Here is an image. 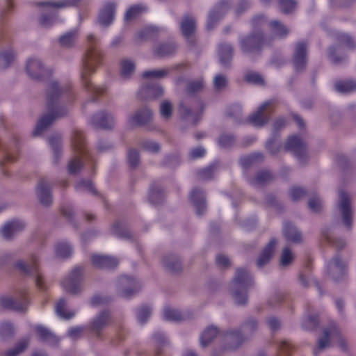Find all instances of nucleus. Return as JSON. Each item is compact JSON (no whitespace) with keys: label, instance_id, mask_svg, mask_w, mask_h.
Returning <instances> with one entry per match:
<instances>
[{"label":"nucleus","instance_id":"1","mask_svg":"<svg viewBox=\"0 0 356 356\" xmlns=\"http://www.w3.org/2000/svg\"><path fill=\"white\" fill-rule=\"evenodd\" d=\"M69 101L67 88L60 86L56 81H51L45 89V106L47 113L38 120L33 132L35 136L40 135L55 121L67 117L70 107L67 105Z\"/></svg>","mask_w":356,"mask_h":356},{"label":"nucleus","instance_id":"2","mask_svg":"<svg viewBox=\"0 0 356 356\" xmlns=\"http://www.w3.org/2000/svg\"><path fill=\"white\" fill-rule=\"evenodd\" d=\"M88 49L82 60L81 77L82 84L92 96L86 102H95L97 97L103 95L106 88L104 86H96L90 81V76L95 72V68L101 64L102 56L99 49L98 40L92 35L88 36Z\"/></svg>","mask_w":356,"mask_h":356},{"label":"nucleus","instance_id":"3","mask_svg":"<svg viewBox=\"0 0 356 356\" xmlns=\"http://www.w3.org/2000/svg\"><path fill=\"white\" fill-rule=\"evenodd\" d=\"M202 88L203 82L201 80L188 83L186 88L188 95L179 103L181 119L192 125H195L200 121L204 109L203 102L198 98L192 97V95L200 92Z\"/></svg>","mask_w":356,"mask_h":356},{"label":"nucleus","instance_id":"4","mask_svg":"<svg viewBox=\"0 0 356 356\" xmlns=\"http://www.w3.org/2000/svg\"><path fill=\"white\" fill-rule=\"evenodd\" d=\"M238 47L245 56L259 55L273 44V37L268 36L264 31H252L241 35L238 39Z\"/></svg>","mask_w":356,"mask_h":356},{"label":"nucleus","instance_id":"5","mask_svg":"<svg viewBox=\"0 0 356 356\" xmlns=\"http://www.w3.org/2000/svg\"><path fill=\"white\" fill-rule=\"evenodd\" d=\"M253 286L252 275L245 268L236 270L230 284L229 291L235 302L238 305H244L248 302V291Z\"/></svg>","mask_w":356,"mask_h":356},{"label":"nucleus","instance_id":"6","mask_svg":"<svg viewBox=\"0 0 356 356\" xmlns=\"http://www.w3.org/2000/svg\"><path fill=\"white\" fill-rule=\"evenodd\" d=\"M334 39L337 42V47L330 46L328 49L327 56L329 60L334 65H340L346 60V55L343 54L341 46H346L349 49H354L356 44L353 38L348 34L341 32H334L332 35Z\"/></svg>","mask_w":356,"mask_h":356},{"label":"nucleus","instance_id":"7","mask_svg":"<svg viewBox=\"0 0 356 356\" xmlns=\"http://www.w3.org/2000/svg\"><path fill=\"white\" fill-rule=\"evenodd\" d=\"M38 258L32 255L29 261L18 260L15 264V267L23 275L34 277L37 287L42 291L46 290L47 287L44 282L43 277L39 272L37 265Z\"/></svg>","mask_w":356,"mask_h":356},{"label":"nucleus","instance_id":"8","mask_svg":"<svg viewBox=\"0 0 356 356\" xmlns=\"http://www.w3.org/2000/svg\"><path fill=\"white\" fill-rule=\"evenodd\" d=\"M337 208L341 215L344 225L350 229L353 225V207L350 195L344 190L339 191Z\"/></svg>","mask_w":356,"mask_h":356},{"label":"nucleus","instance_id":"9","mask_svg":"<svg viewBox=\"0 0 356 356\" xmlns=\"http://www.w3.org/2000/svg\"><path fill=\"white\" fill-rule=\"evenodd\" d=\"M26 70L29 76L35 81H43L49 77L51 71L46 67L42 61L36 57L30 58L26 65Z\"/></svg>","mask_w":356,"mask_h":356},{"label":"nucleus","instance_id":"10","mask_svg":"<svg viewBox=\"0 0 356 356\" xmlns=\"http://www.w3.org/2000/svg\"><path fill=\"white\" fill-rule=\"evenodd\" d=\"M29 304L26 292L22 291L15 297L3 296L0 298V305L2 307L17 312H25Z\"/></svg>","mask_w":356,"mask_h":356},{"label":"nucleus","instance_id":"11","mask_svg":"<svg viewBox=\"0 0 356 356\" xmlns=\"http://www.w3.org/2000/svg\"><path fill=\"white\" fill-rule=\"evenodd\" d=\"M83 271V268L82 267L76 266L63 280L62 285L67 293L77 294L81 291Z\"/></svg>","mask_w":356,"mask_h":356},{"label":"nucleus","instance_id":"12","mask_svg":"<svg viewBox=\"0 0 356 356\" xmlns=\"http://www.w3.org/2000/svg\"><path fill=\"white\" fill-rule=\"evenodd\" d=\"M284 148L286 151L291 152L301 163L307 161V145L300 137L298 136L289 137Z\"/></svg>","mask_w":356,"mask_h":356},{"label":"nucleus","instance_id":"13","mask_svg":"<svg viewBox=\"0 0 356 356\" xmlns=\"http://www.w3.org/2000/svg\"><path fill=\"white\" fill-rule=\"evenodd\" d=\"M272 102L264 103L258 110L250 115L249 122L255 127H263L270 120L273 113Z\"/></svg>","mask_w":356,"mask_h":356},{"label":"nucleus","instance_id":"14","mask_svg":"<svg viewBox=\"0 0 356 356\" xmlns=\"http://www.w3.org/2000/svg\"><path fill=\"white\" fill-rule=\"evenodd\" d=\"M118 291L124 298H129L136 293L139 288V282L129 276H121L117 282Z\"/></svg>","mask_w":356,"mask_h":356},{"label":"nucleus","instance_id":"15","mask_svg":"<svg viewBox=\"0 0 356 356\" xmlns=\"http://www.w3.org/2000/svg\"><path fill=\"white\" fill-rule=\"evenodd\" d=\"M307 44L304 42H299L296 44L293 65L296 72H303L307 63Z\"/></svg>","mask_w":356,"mask_h":356},{"label":"nucleus","instance_id":"16","mask_svg":"<svg viewBox=\"0 0 356 356\" xmlns=\"http://www.w3.org/2000/svg\"><path fill=\"white\" fill-rule=\"evenodd\" d=\"M224 348L226 350H235L239 348L245 341V337L238 329H230L225 331L222 335Z\"/></svg>","mask_w":356,"mask_h":356},{"label":"nucleus","instance_id":"17","mask_svg":"<svg viewBox=\"0 0 356 356\" xmlns=\"http://www.w3.org/2000/svg\"><path fill=\"white\" fill-rule=\"evenodd\" d=\"M230 8L229 0H222L219 2L208 15L207 29L210 31L213 29L217 22L224 16Z\"/></svg>","mask_w":356,"mask_h":356},{"label":"nucleus","instance_id":"18","mask_svg":"<svg viewBox=\"0 0 356 356\" xmlns=\"http://www.w3.org/2000/svg\"><path fill=\"white\" fill-rule=\"evenodd\" d=\"M35 193L40 204L45 207L53 202L52 186L45 179H41L35 186Z\"/></svg>","mask_w":356,"mask_h":356},{"label":"nucleus","instance_id":"19","mask_svg":"<svg viewBox=\"0 0 356 356\" xmlns=\"http://www.w3.org/2000/svg\"><path fill=\"white\" fill-rule=\"evenodd\" d=\"M152 110L147 106L138 108L134 113L129 117V122L134 126H145L152 121Z\"/></svg>","mask_w":356,"mask_h":356},{"label":"nucleus","instance_id":"20","mask_svg":"<svg viewBox=\"0 0 356 356\" xmlns=\"http://www.w3.org/2000/svg\"><path fill=\"white\" fill-rule=\"evenodd\" d=\"M327 273L334 282L342 280L346 275V263L339 255L335 256L327 264Z\"/></svg>","mask_w":356,"mask_h":356},{"label":"nucleus","instance_id":"21","mask_svg":"<svg viewBox=\"0 0 356 356\" xmlns=\"http://www.w3.org/2000/svg\"><path fill=\"white\" fill-rule=\"evenodd\" d=\"M90 123L96 129H111L114 127L115 119L112 113L100 111L92 116Z\"/></svg>","mask_w":356,"mask_h":356},{"label":"nucleus","instance_id":"22","mask_svg":"<svg viewBox=\"0 0 356 356\" xmlns=\"http://www.w3.org/2000/svg\"><path fill=\"white\" fill-rule=\"evenodd\" d=\"M91 262L95 268L104 270L114 269L119 264V260L117 258L102 254H92Z\"/></svg>","mask_w":356,"mask_h":356},{"label":"nucleus","instance_id":"23","mask_svg":"<svg viewBox=\"0 0 356 356\" xmlns=\"http://www.w3.org/2000/svg\"><path fill=\"white\" fill-rule=\"evenodd\" d=\"M339 337V331L335 323L323 330V334L318 340L317 348L314 350V355H317L318 350H322L329 346L330 339Z\"/></svg>","mask_w":356,"mask_h":356},{"label":"nucleus","instance_id":"24","mask_svg":"<svg viewBox=\"0 0 356 356\" xmlns=\"http://www.w3.org/2000/svg\"><path fill=\"white\" fill-rule=\"evenodd\" d=\"M116 4L115 2L107 1L99 10L98 22L102 26H108L113 21L115 14Z\"/></svg>","mask_w":356,"mask_h":356},{"label":"nucleus","instance_id":"25","mask_svg":"<svg viewBox=\"0 0 356 356\" xmlns=\"http://www.w3.org/2000/svg\"><path fill=\"white\" fill-rule=\"evenodd\" d=\"M190 201L195 208L196 214L202 216L207 209L204 192L199 188H193L190 195Z\"/></svg>","mask_w":356,"mask_h":356},{"label":"nucleus","instance_id":"26","mask_svg":"<svg viewBox=\"0 0 356 356\" xmlns=\"http://www.w3.org/2000/svg\"><path fill=\"white\" fill-rule=\"evenodd\" d=\"M111 320L108 311L104 310L97 315L90 323V330L97 337H100L101 332L107 327Z\"/></svg>","mask_w":356,"mask_h":356},{"label":"nucleus","instance_id":"27","mask_svg":"<svg viewBox=\"0 0 356 356\" xmlns=\"http://www.w3.org/2000/svg\"><path fill=\"white\" fill-rule=\"evenodd\" d=\"M163 88L156 83L148 82L144 85L139 91V95L145 99H155L163 96Z\"/></svg>","mask_w":356,"mask_h":356},{"label":"nucleus","instance_id":"28","mask_svg":"<svg viewBox=\"0 0 356 356\" xmlns=\"http://www.w3.org/2000/svg\"><path fill=\"white\" fill-rule=\"evenodd\" d=\"M25 227V224L20 220H12L4 225L0 230L1 236L7 241L13 238L15 235L22 231Z\"/></svg>","mask_w":356,"mask_h":356},{"label":"nucleus","instance_id":"29","mask_svg":"<svg viewBox=\"0 0 356 356\" xmlns=\"http://www.w3.org/2000/svg\"><path fill=\"white\" fill-rule=\"evenodd\" d=\"M180 29L183 36L192 44L193 36L196 30V20L191 15H185L180 24Z\"/></svg>","mask_w":356,"mask_h":356},{"label":"nucleus","instance_id":"30","mask_svg":"<svg viewBox=\"0 0 356 356\" xmlns=\"http://www.w3.org/2000/svg\"><path fill=\"white\" fill-rule=\"evenodd\" d=\"M268 28L271 35H268V36L273 37V41L275 38H285L290 33L289 29L286 25L276 19L269 22Z\"/></svg>","mask_w":356,"mask_h":356},{"label":"nucleus","instance_id":"31","mask_svg":"<svg viewBox=\"0 0 356 356\" xmlns=\"http://www.w3.org/2000/svg\"><path fill=\"white\" fill-rule=\"evenodd\" d=\"M41 2L42 1L37 3V6H41L44 9L39 22L41 26L47 28L51 26L56 21L57 13L51 10L54 8V7L40 4Z\"/></svg>","mask_w":356,"mask_h":356},{"label":"nucleus","instance_id":"32","mask_svg":"<svg viewBox=\"0 0 356 356\" xmlns=\"http://www.w3.org/2000/svg\"><path fill=\"white\" fill-rule=\"evenodd\" d=\"M177 45L175 42H163L154 48V53L160 58H165L173 56L177 51Z\"/></svg>","mask_w":356,"mask_h":356},{"label":"nucleus","instance_id":"33","mask_svg":"<svg viewBox=\"0 0 356 356\" xmlns=\"http://www.w3.org/2000/svg\"><path fill=\"white\" fill-rule=\"evenodd\" d=\"M163 267L169 272L179 273L182 270V262L176 254H167L162 259Z\"/></svg>","mask_w":356,"mask_h":356},{"label":"nucleus","instance_id":"34","mask_svg":"<svg viewBox=\"0 0 356 356\" xmlns=\"http://www.w3.org/2000/svg\"><path fill=\"white\" fill-rule=\"evenodd\" d=\"M283 234L287 241L293 243H300L302 238L300 232L291 222H286L284 224Z\"/></svg>","mask_w":356,"mask_h":356},{"label":"nucleus","instance_id":"35","mask_svg":"<svg viewBox=\"0 0 356 356\" xmlns=\"http://www.w3.org/2000/svg\"><path fill=\"white\" fill-rule=\"evenodd\" d=\"M276 244V239L272 238L270 241V242L266 245V246L264 248L257 261V265L259 268L264 266L270 261L273 257Z\"/></svg>","mask_w":356,"mask_h":356},{"label":"nucleus","instance_id":"36","mask_svg":"<svg viewBox=\"0 0 356 356\" xmlns=\"http://www.w3.org/2000/svg\"><path fill=\"white\" fill-rule=\"evenodd\" d=\"M36 334L40 341L51 345H56L60 339L49 329L42 325H37L35 327Z\"/></svg>","mask_w":356,"mask_h":356},{"label":"nucleus","instance_id":"37","mask_svg":"<svg viewBox=\"0 0 356 356\" xmlns=\"http://www.w3.org/2000/svg\"><path fill=\"white\" fill-rule=\"evenodd\" d=\"M72 146L73 150L78 154H86L87 152L86 142L83 134L79 129H74L72 136Z\"/></svg>","mask_w":356,"mask_h":356},{"label":"nucleus","instance_id":"38","mask_svg":"<svg viewBox=\"0 0 356 356\" xmlns=\"http://www.w3.org/2000/svg\"><path fill=\"white\" fill-rule=\"evenodd\" d=\"M30 343V338L24 337L18 341L15 346L1 353V356H19L29 347Z\"/></svg>","mask_w":356,"mask_h":356},{"label":"nucleus","instance_id":"39","mask_svg":"<svg viewBox=\"0 0 356 356\" xmlns=\"http://www.w3.org/2000/svg\"><path fill=\"white\" fill-rule=\"evenodd\" d=\"M218 49L221 65L225 67L229 66L234 55L233 46L230 43H222L219 45Z\"/></svg>","mask_w":356,"mask_h":356},{"label":"nucleus","instance_id":"40","mask_svg":"<svg viewBox=\"0 0 356 356\" xmlns=\"http://www.w3.org/2000/svg\"><path fill=\"white\" fill-rule=\"evenodd\" d=\"M0 151L3 156L2 162H13L16 159L17 144L8 145L0 140Z\"/></svg>","mask_w":356,"mask_h":356},{"label":"nucleus","instance_id":"41","mask_svg":"<svg viewBox=\"0 0 356 356\" xmlns=\"http://www.w3.org/2000/svg\"><path fill=\"white\" fill-rule=\"evenodd\" d=\"M264 155L263 153L257 152L249 155L243 156L240 158V163L243 168H248L253 164L263 161Z\"/></svg>","mask_w":356,"mask_h":356},{"label":"nucleus","instance_id":"42","mask_svg":"<svg viewBox=\"0 0 356 356\" xmlns=\"http://www.w3.org/2000/svg\"><path fill=\"white\" fill-rule=\"evenodd\" d=\"M219 334L216 327L209 326L207 327L200 336V344L203 348L207 347L213 339Z\"/></svg>","mask_w":356,"mask_h":356},{"label":"nucleus","instance_id":"43","mask_svg":"<svg viewBox=\"0 0 356 356\" xmlns=\"http://www.w3.org/2000/svg\"><path fill=\"white\" fill-rule=\"evenodd\" d=\"M257 321L252 318H250L241 325L238 330L245 337L246 341L257 330Z\"/></svg>","mask_w":356,"mask_h":356},{"label":"nucleus","instance_id":"44","mask_svg":"<svg viewBox=\"0 0 356 356\" xmlns=\"http://www.w3.org/2000/svg\"><path fill=\"white\" fill-rule=\"evenodd\" d=\"M273 175L268 170H261L258 172L255 177L251 180V184L254 186H261L272 181Z\"/></svg>","mask_w":356,"mask_h":356},{"label":"nucleus","instance_id":"45","mask_svg":"<svg viewBox=\"0 0 356 356\" xmlns=\"http://www.w3.org/2000/svg\"><path fill=\"white\" fill-rule=\"evenodd\" d=\"M49 143L52 148L54 162L57 163L61 155L62 138L59 135H56L49 138Z\"/></svg>","mask_w":356,"mask_h":356},{"label":"nucleus","instance_id":"46","mask_svg":"<svg viewBox=\"0 0 356 356\" xmlns=\"http://www.w3.org/2000/svg\"><path fill=\"white\" fill-rule=\"evenodd\" d=\"M218 168V163H213L207 167L200 169L197 171V178L201 181L211 180L213 177V174Z\"/></svg>","mask_w":356,"mask_h":356},{"label":"nucleus","instance_id":"47","mask_svg":"<svg viewBox=\"0 0 356 356\" xmlns=\"http://www.w3.org/2000/svg\"><path fill=\"white\" fill-rule=\"evenodd\" d=\"M55 311L58 316L63 319H70L75 315V312L66 309L65 299L60 298L55 305Z\"/></svg>","mask_w":356,"mask_h":356},{"label":"nucleus","instance_id":"48","mask_svg":"<svg viewBox=\"0 0 356 356\" xmlns=\"http://www.w3.org/2000/svg\"><path fill=\"white\" fill-rule=\"evenodd\" d=\"M146 10L147 7L143 4L134 5L127 10L124 15V20L127 22L133 20Z\"/></svg>","mask_w":356,"mask_h":356},{"label":"nucleus","instance_id":"49","mask_svg":"<svg viewBox=\"0 0 356 356\" xmlns=\"http://www.w3.org/2000/svg\"><path fill=\"white\" fill-rule=\"evenodd\" d=\"M164 195L159 186L152 185L149 193V200L153 204H159L162 202Z\"/></svg>","mask_w":356,"mask_h":356},{"label":"nucleus","instance_id":"50","mask_svg":"<svg viewBox=\"0 0 356 356\" xmlns=\"http://www.w3.org/2000/svg\"><path fill=\"white\" fill-rule=\"evenodd\" d=\"M163 318L167 321L179 322L186 319V317L179 310L165 307L163 310Z\"/></svg>","mask_w":356,"mask_h":356},{"label":"nucleus","instance_id":"51","mask_svg":"<svg viewBox=\"0 0 356 356\" xmlns=\"http://www.w3.org/2000/svg\"><path fill=\"white\" fill-rule=\"evenodd\" d=\"M170 72V69H154L145 71L143 74V78L160 79L166 77Z\"/></svg>","mask_w":356,"mask_h":356},{"label":"nucleus","instance_id":"52","mask_svg":"<svg viewBox=\"0 0 356 356\" xmlns=\"http://www.w3.org/2000/svg\"><path fill=\"white\" fill-rule=\"evenodd\" d=\"M236 138L233 134L223 133L219 136L217 142L220 148L229 149L235 143Z\"/></svg>","mask_w":356,"mask_h":356},{"label":"nucleus","instance_id":"53","mask_svg":"<svg viewBox=\"0 0 356 356\" xmlns=\"http://www.w3.org/2000/svg\"><path fill=\"white\" fill-rule=\"evenodd\" d=\"M111 232L122 238H129L131 237L130 232L120 221L113 223L111 227Z\"/></svg>","mask_w":356,"mask_h":356},{"label":"nucleus","instance_id":"54","mask_svg":"<svg viewBox=\"0 0 356 356\" xmlns=\"http://www.w3.org/2000/svg\"><path fill=\"white\" fill-rule=\"evenodd\" d=\"M75 189L77 192H88L95 195H97V190L90 180L81 179L76 183Z\"/></svg>","mask_w":356,"mask_h":356},{"label":"nucleus","instance_id":"55","mask_svg":"<svg viewBox=\"0 0 356 356\" xmlns=\"http://www.w3.org/2000/svg\"><path fill=\"white\" fill-rule=\"evenodd\" d=\"M335 90L341 93H348L356 90V82L352 80L337 82L334 85Z\"/></svg>","mask_w":356,"mask_h":356},{"label":"nucleus","instance_id":"56","mask_svg":"<svg viewBox=\"0 0 356 356\" xmlns=\"http://www.w3.org/2000/svg\"><path fill=\"white\" fill-rule=\"evenodd\" d=\"M77 38V31L76 29L70 31L59 38V43L62 47H70L72 46Z\"/></svg>","mask_w":356,"mask_h":356},{"label":"nucleus","instance_id":"57","mask_svg":"<svg viewBox=\"0 0 356 356\" xmlns=\"http://www.w3.org/2000/svg\"><path fill=\"white\" fill-rule=\"evenodd\" d=\"M55 252L57 257L67 258L72 255V248L70 244L61 242L56 245Z\"/></svg>","mask_w":356,"mask_h":356},{"label":"nucleus","instance_id":"58","mask_svg":"<svg viewBox=\"0 0 356 356\" xmlns=\"http://www.w3.org/2000/svg\"><path fill=\"white\" fill-rule=\"evenodd\" d=\"M81 0H63L59 1H42L40 4L47 5L57 8H63L70 6H76Z\"/></svg>","mask_w":356,"mask_h":356},{"label":"nucleus","instance_id":"59","mask_svg":"<svg viewBox=\"0 0 356 356\" xmlns=\"http://www.w3.org/2000/svg\"><path fill=\"white\" fill-rule=\"evenodd\" d=\"M15 334V329L11 323L6 322L0 324V338L6 340Z\"/></svg>","mask_w":356,"mask_h":356},{"label":"nucleus","instance_id":"60","mask_svg":"<svg viewBox=\"0 0 356 356\" xmlns=\"http://www.w3.org/2000/svg\"><path fill=\"white\" fill-rule=\"evenodd\" d=\"M164 29L161 28H159L154 26H149L145 27L140 33V37L143 39H148L151 38H154L159 35L161 33L163 32Z\"/></svg>","mask_w":356,"mask_h":356},{"label":"nucleus","instance_id":"61","mask_svg":"<svg viewBox=\"0 0 356 356\" xmlns=\"http://www.w3.org/2000/svg\"><path fill=\"white\" fill-rule=\"evenodd\" d=\"M277 134H273L272 138H269L266 143V149L273 155L278 153L282 148V145L277 142Z\"/></svg>","mask_w":356,"mask_h":356},{"label":"nucleus","instance_id":"62","mask_svg":"<svg viewBox=\"0 0 356 356\" xmlns=\"http://www.w3.org/2000/svg\"><path fill=\"white\" fill-rule=\"evenodd\" d=\"M128 164L130 168L136 169L140 163L139 152L135 149H130L127 152Z\"/></svg>","mask_w":356,"mask_h":356},{"label":"nucleus","instance_id":"63","mask_svg":"<svg viewBox=\"0 0 356 356\" xmlns=\"http://www.w3.org/2000/svg\"><path fill=\"white\" fill-rule=\"evenodd\" d=\"M135 64L131 60L125 59L121 62V75L124 78L129 77L134 72Z\"/></svg>","mask_w":356,"mask_h":356},{"label":"nucleus","instance_id":"64","mask_svg":"<svg viewBox=\"0 0 356 356\" xmlns=\"http://www.w3.org/2000/svg\"><path fill=\"white\" fill-rule=\"evenodd\" d=\"M152 314V309L148 305H143L137 311V319L141 324L147 322Z\"/></svg>","mask_w":356,"mask_h":356}]
</instances>
